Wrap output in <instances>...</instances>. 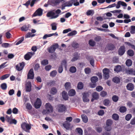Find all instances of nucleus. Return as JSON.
Masks as SVG:
<instances>
[{"label": "nucleus", "mask_w": 135, "mask_h": 135, "mask_svg": "<svg viewBox=\"0 0 135 135\" xmlns=\"http://www.w3.org/2000/svg\"><path fill=\"white\" fill-rule=\"evenodd\" d=\"M66 61L65 60H63L61 63V65L62 66H64L65 68L66 67Z\"/></svg>", "instance_id": "obj_57"}, {"label": "nucleus", "mask_w": 135, "mask_h": 135, "mask_svg": "<svg viewBox=\"0 0 135 135\" xmlns=\"http://www.w3.org/2000/svg\"><path fill=\"white\" fill-rule=\"evenodd\" d=\"M77 32L76 31H73L71 32H70L68 33V36H72L73 35H76L77 34Z\"/></svg>", "instance_id": "obj_40"}, {"label": "nucleus", "mask_w": 135, "mask_h": 135, "mask_svg": "<svg viewBox=\"0 0 135 135\" xmlns=\"http://www.w3.org/2000/svg\"><path fill=\"white\" fill-rule=\"evenodd\" d=\"M132 64V62L131 60L129 59L127 60L126 62V64L127 66H130Z\"/></svg>", "instance_id": "obj_33"}, {"label": "nucleus", "mask_w": 135, "mask_h": 135, "mask_svg": "<svg viewBox=\"0 0 135 135\" xmlns=\"http://www.w3.org/2000/svg\"><path fill=\"white\" fill-rule=\"evenodd\" d=\"M103 89V88L101 86H99L97 87L96 88V90L98 91H100L102 90Z\"/></svg>", "instance_id": "obj_61"}, {"label": "nucleus", "mask_w": 135, "mask_h": 135, "mask_svg": "<svg viewBox=\"0 0 135 135\" xmlns=\"http://www.w3.org/2000/svg\"><path fill=\"white\" fill-rule=\"evenodd\" d=\"M17 123V120L15 119H12L10 122H9L10 124H16Z\"/></svg>", "instance_id": "obj_53"}, {"label": "nucleus", "mask_w": 135, "mask_h": 135, "mask_svg": "<svg viewBox=\"0 0 135 135\" xmlns=\"http://www.w3.org/2000/svg\"><path fill=\"white\" fill-rule=\"evenodd\" d=\"M125 73L127 74L135 75V70L132 69H126Z\"/></svg>", "instance_id": "obj_10"}, {"label": "nucleus", "mask_w": 135, "mask_h": 135, "mask_svg": "<svg viewBox=\"0 0 135 135\" xmlns=\"http://www.w3.org/2000/svg\"><path fill=\"white\" fill-rule=\"evenodd\" d=\"M127 53L128 55L130 56H133L134 54V53L133 51L131 50H128L127 52Z\"/></svg>", "instance_id": "obj_37"}, {"label": "nucleus", "mask_w": 135, "mask_h": 135, "mask_svg": "<svg viewBox=\"0 0 135 135\" xmlns=\"http://www.w3.org/2000/svg\"><path fill=\"white\" fill-rule=\"evenodd\" d=\"M35 54L34 52H29L27 53L24 56L25 59L28 60Z\"/></svg>", "instance_id": "obj_14"}, {"label": "nucleus", "mask_w": 135, "mask_h": 135, "mask_svg": "<svg viewBox=\"0 0 135 135\" xmlns=\"http://www.w3.org/2000/svg\"><path fill=\"white\" fill-rule=\"evenodd\" d=\"M48 64V61L47 60H44L41 62V64L44 65H45Z\"/></svg>", "instance_id": "obj_55"}, {"label": "nucleus", "mask_w": 135, "mask_h": 135, "mask_svg": "<svg viewBox=\"0 0 135 135\" xmlns=\"http://www.w3.org/2000/svg\"><path fill=\"white\" fill-rule=\"evenodd\" d=\"M132 116L131 114H128L126 117L125 119L127 121L129 120L132 118Z\"/></svg>", "instance_id": "obj_47"}, {"label": "nucleus", "mask_w": 135, "mask_h": 135, "mask_svg": "<svg viewBox=\"0 0 135 135\" xmlns=\"http://www.w3.org/2000/svg\"><path fill=\"white\" fill-rule=\"evenodd\" d=\"M35 36V34H32L31 32H28L26 35L25 36V38H27L31 37H33L34 36Z\"/></svg>", "instance_id": "obj_29"}, {"label": "nucleus", "mask_w": 135, "mask_h": 135, "mask_svg": "<svg viewBox=\"0 0 135 135\" xmlns=\"http://www.w3.org/2000/svg\"><path fill=\"white\" fill-rule=\"evenodd\" d=\"M90 95V93H84L83 94V99L84 102H88L89 101L88 97Z\"/></svg>", "instance_id": "obj_5"}, {"label": "nucleus", "mask_w": 135, "mask_h": 135, "mask_svg": "<svg viewBox=\"0 0 135 135\" xmlns=\"http://www.w3.org/2000/svg\"><path fill=\"white\" fill-rule=\"evenodd\" d=\"M112 123V121L110 119L108 120L106 122L107 126H111Z\"/></svg>", "instance_id": "obj_43"}, {"label": "nucleus", "mask_w": 135, "mask_h": 135, "mask_svg": "<svg viewBox=\"0 0 135 135\" xmlns=\"http://www.w3.org/2000/svg\"><path fill=\"white\" fill-rule=\"evenodd\" d=\"M15 92L14 90L13 89H11L9 90L8 92V94L10 95H13Z\"/></svg>", "instance_id": "obj_63"}, {"label": "nucleus", "mask_w": 135, "mask_h": 135, "mask_svg": "<svg viewBox=\"0 0 135 135\" xmlns=\"http://www.w3.org/2000/svg\"><path fill=\"white\" fill-rule=\"evenodd\" d=\"M41 104V100L39 98H37L36 102L34 103L35 107L36 108H39Z\"/></svg>", "instance_id": "obj_11"}, {"label": "nucleus", "mask_w": 135, "mask_h": 135, "mask_svg": "<svg viewBox=\"0 0 135 135\" xmlns=\"http://www.w3.org/2000/svg\"><path fill=\"white\" fill-rule=\"evenodd\" d=\"M93 98L91 99V101L93 102L94 100L98 99L99 97V95L98 93L96 92L93 93L92 94Z\"/></svg>", "instance_id": "obj_16"}, {"label": "nucleus", "mask_w": 135, "mask_h": 135, "mask_svg": "<svg viewBox=\"0 0 135 135\" xmlns=\"http://www.w3.org/2000/svg\"><path fill=\"white\" fill-rule=\"evenodd\" d=\"M110 103V101L108 99H105L104 100L103 104L105 106L108 105Z\"/></svg>", "instance_id": "obj_35"}, {"label": "nucleus", "mask_w": 135, "mask_h": 135, "mask_svg": "<svg viewBox=\"0 0 135 135\" xmlns=\"http://www.w3.org/2000/svg\"><path fill=\"white\" fill-rule=\"evenodd\" d=\"M45 107L46 110H44L43 111L42 113L43 114L51 113L53 111L52 107L49 103L46 104L45 105Z\"/></svg>", "instance_id": "obj_1"}, {"label": "nucleus", "mask_w": 135, "mask_h": 135, "mask_svg": "<svg viewBox=\"0 0 135 135\" xmlns=\"http://www.w3.org/2000/svg\"><path fill=\"white\" fill-rule=\"evenodd\" d=\"M130 33L132 34H133L135 33V26H132L131 27V31Z\"/></svg>", "instance_id": "obj_34"}, {"label": "nucleus", "mask_w": 135, "mask_h": 135, "mask_svg": "<svg viewBox=\"0 0 135 135\" xmlns=\"http://www.w3.org/2000/svg\"><path fill=\"white\" fill-rule=\"evenodd\" d=\"M119 98L118 97L117 95H114L112 97L113 100L115 102H117Z\"/></svg>", "instance_id": "obj_44"}, {"label": "nucleus", "mask_w": 135, "mask_h": 135, "mask_svg": "<svg viewBox=\"0 0 135 135\" xmlns=\"http://www.w3.org/2000/svg\"><path fill=\"white\" fill-rule=\"evenodd\" d=\"M21 127L23 130L28 133L30 132V130L31 128V124L26 123H23L21 124Z\"/></svg>", "instance_id": "obj_2"}, {"label": "nucleus", "mask_w": 135, "mask_h": 135, "mask_svg": "<svg viewBox=\"0 0 135 135\" xmlns=\"http://www.w3.org/2000/svg\"><path fill=\"white\" fill-rule=\"evenodd\" d=\"M1 87L2 89L5 90L7 88V85L6 83H4L1 85Z\"/></svg>", "instance_id": "obj_51"}, {"label": "nucleus", "mask_w": 135, "mask_h": 135, "mask_svg": "<svg viewBox=\"0 0 135 135\" xmlns=\"http://www.w3.org/2000/svg\"><path fill=\"white\" fill-rule=\"evenodd\" d=\"M60 2V0H52L51 2V3L54 5H55L59 3Z\"/></svg>", "instance_id": "obj_31"}, {"label": "nucleus", "mask_w": 135, "mask_h": 135, "mask_svg": "<svg viewBox=\"0 0 135 135\" xmlns=\"http://www.w3.org/2000/svg\"><path fill=\"white\" fill-rule=\"evenodd\" d=\"M76 130L80 135H82L83 134V131L81 129L79 128H76Z\"/></svg>", "instance_id": "obj_36"}, {"label": "nucleus", "mask_w": 135, "mask_h": 135, "mask_svg": "<svg viewBox=\"0 0 135 135\" xmlns=\"http://www.w3.org/2000/svg\"><path fill=\"white\" fill-rule=\"evenodd\" d=\"M69 71L71 73H74L76 71V68L74 66H72L70 68Z\"/></svg>", "instance_id": "obj_39"}, {"label": "nucleus", "mask_w": 135, "mask_h": 135, "mask_svg": "<svg viewBox=\"0 0 135 135\" xmlns=\"http://www.w3.org/2000/svg\"><path fill=\"white\" fill-rule=\"evenodd\" d=\"M75 0H71L66 2L61 5V9H65V7H69L72 6L75 2Z\"/></svg>", "instance_id": "obj_3"}, {"label": "nucleus", "mask_w": 135, "mask_h": 135, "mask_svg": "<svg viewBox=\"0 0 135 135\" xmlns=\"http://www.w3.org/2000/svg\"><path fill=\"white\" fill-rule=\"evenodd\" d=\"M103 76L105 79H108L109 77V70L107 68H105L103 70Z\"/></svg>", "instance_id": "obj_6"}, {"label": "nucleus", "mask_w": 135, "mask_h": 135, "mask_svg": "<svg viewBox=\"0 0 135 135\" xmlns=\"http://www.w3.org/2000/svg\"><path fill=\"white\" fill-rule=\"evenodd\" d=\"M130 123L132 125L135 124V117L131 120Z\"/></svg>", "instance_id": "obj_64"}, {"label": "nucleus", "mask_w": 135, "mask_h": 135, "mask_svg": "<svg viewBox=\"0 0 135 135\" xmlns=\"http://www.w3.org/2000/svg\"><path fill=\"white\" fill-rule=\"evenodd\" d=\"M29 27V25H28L27 26L24 25L21 28V30L23 31H26L28 30Z\"/></svg>", "instance_id": "obj_22"}, {"label": "nucleus", "mask_w": 135, "mask_h": 135, "mask_svg": "<svg viewBox=\"0 0 135 135\" xmlns=\"http://www.w3.org/2000/svg\"><path fill=\"white\" fill-rule=\"evenodd\" d=\"M114 47L113 45L112 44L109 45L107 46V48L109 50H112L113 49Z\"/></svg>", "instance_id": "obj_54"}, {"label": "nucleus", "mask_w": 135, "mask_h": 135, "mask_svg": "<svg viewBox=\"0 0 135 135\" xmlns=\"http://www.w3.org/2000/svg\"><path fill=\"white\" fill-rule=\"evenodd\" d=\"M71 31V30L70 28H69L68 29H65L63 31V33H66L69 32L70 31Z\"/></svg>", "instance_id": "obj_62"}, {"label": "nucleus", "mask_w": 135, "mask_h": 135, "mask_svg": "<svg viewBox=\"0 0 135 135\" xmlns=\"http://www.w3.org/2000/svg\"><path fill=\"white\" fill-rule=\"evenodd\" d=\"M57 46L58 45L57 44L52 45L49 49V52L51 53L53 52L57 48Z\"/></svg>", "instance_id": "obj_13"}, {"label": "nucleus", "mask_w": 135, "mask_h": 135, "mask_svg": "<svg viewBox=\"0 0 135 135\" xmlns=\"http://www.w3.org/2000/svg\"><path fill=\"white\" fill-rule=\"evenodd\" d=\"M26 108L29 110H31L32 108V105L29 103H27L26 104Z\"/></svg>", "instance_id": "obj_46"}, {"label": "nucleus", "mask_w": 135, "mask_h": 135, "mask_svg": "<svg viewBox=\"0 0 135 135\" xmlns=\"http://www.w3.org/2000/svg\"><path fill=\"white\" fill-rule=\"evenodd\" d=\"M24 66V65L23 63H20L16 66V69L17 70L20 71L23 69Z\"/></svg>", "instance_id": "obj_15"}, {"label": "nucleus", "mask_w": 135, "mask_h": 135, "mask_svg": "<svg viewBox=\"0 0 135 135\" xmlns=\"http://www.w3.org/2000/svg\"><path fill=\"white\" fill-rule=\"evenodd\" d=\"M65 86L66 89H68L70 87V83L69 82H66L65 83Z\"/></svg>", "instance_id": "obj_48"}, {"label": "nucleus", "mask_w": 135, "mask_h": 135, "mask_svg": "<svg viewBox=\"0 0 135 135\" xmlns=\"http://www.w3.org/2000/svg\"><path fill=\"white\" fill-rule=\"evenodd\" d=\"M6 119L7 122L9 123L11 122V120L12 119L11 117H9L8 115H6Z\"/></svg>", "instance_id": "obj_60"}, {"label": "nucleus", "mask_w": 135, "mask_h": 135, "mask_svg": "<svg viewBox=\"0 0 135 135\" xmlns=\"http://www.w3.org/2000/svg\"><path fill=\"white\" fill-rule=\"evenodd\" d=\"M125 51L124 46H121L119 50V54L120 55H122Z\"/></svg>", "instance_id": "obj_17"}, {"label": "nucleus", "mask_w": 135, "mask_h": 135, "mask_svg": "<svg viewBox=\"0 0 135 135\" xmlns=\"http://www.w3.org/2000/svg\"><path fill=\"white\" fill-rule=\"evenodd\" d=\"M112 117L115 120H117L119 118L118 115L116 114H113L112 116Z\"/></svg>", "instance_id": "obj_45"}, {"label": "nucleus", "mask_w": 135, "mask_h": 135, "mask_svg": "<svg viewBox=\"0 0 135 135\" xmlns=\"http://www.w3.org/2000/svg\"><path fill=\"white\" fill-rule=\"evenodd\" d=\"M83 84L82 82H80L78 83L77 86L78 89H82L83 88Z\"/></svg>", "instance_id": "obj_41"}, {"label": "nucleus", "mask_w": 135, "mask_h": 135, "mask_svg": "<svg viewBox=\"0 0 135 135\" xmlns=\"http://www.w3.org/2000/svg\"><path fill=\"white\" fill-rule=\"evenodd\" d=\"M57 74V72L56 70H53L50 72V76L52 77H54Z\"/></svg>", "instance_id": "obj_30"}, {"label": "nucleus", "mask_w": 135, "mask_h": 135, "mask_svg": "<svg viewBox=\"0 0 135 135\" xmlns=\"http://www.w3.org/2000/svg\"><path fill=\"white\" fill-rule=\"evenodd\" d=\"M63 126L66 129H69L70 126V123L67 121L65 122L63 124Z\"/></svg>", "instance_id": "obj_20"}, {"label": "nucleus", "mask_w": 135, "mask_h": 135, "mask_svg": "<svg viewBox=\"0 0 135 135\" xmlns=\"http://www.w3.org/2000/svg\"><path fill=\"white\" fill-rule=\"evenodd\" d=\"M89 44L91 46H94L95 44V43L93 40H90L89 41Z\"/></svg>", "instance_id": "obj_50"}, {"label": "nucleus", "mask_w": 135, "mask_h": 135, "mask_svg": "<svg viewBox=\"0 0 135 135\" xmlns=\"http://www.w3.org/2000/svg\"><path fill=\"white\" fill-rule=\"evenodd\" d=\"M112 80L114 82L118 83L120 82V79L118 77H115L113 78Z\"/></svg>", "instance_id": "obj_32"}, {"label": "nucleus", "mask_w": 135, "mask_h": 135, "mask_svg": "<svg viewBox=\"0 0 135 135\" xmlns=\"http://www.w3.org/2000/svg\"><path fill=\"white\" fill-rule=\"evenodd\" d=\"M26 90L27 92H30L31 90V83L30 81L27 83L26 86Z\"/></svg>", "instance_id": "obj_12"}, {"label": "nucleus", "mask_w": 135, "mask_h": 135, "mask_svg": "<svg viewBox=\"0 0 135 135\" xmlns=\"http://www.w3.org/2000/svg\"><path fill=\"white\" fill-rule=\"evenodd\" d=\"M51 93L52 94L54 95L56 94L57 92V90L55 88H53L51 90Z\"/></svg>", "instance_id": "obj_27"}, {"label": "nucleus", "mask_w": 135, "mask_h": 135, "mask_svg": "<svg viewBox=\"0 0 135 135\" xmlns=\"http://www.w3.org/2000/svg\"><path fill=\"white\" fill-rule=\"evenodd\" d=\"M57 108L59 111L60 112H62L66 109V107L62 104L58 105Z\"/></svg>", "instance_id": "obj_9"}, {"label": "nucleus", "mask_w": 135, "mask_h": 135, "mask_svg": "<svg viewBox=\"0 0 135 135\" xmlns=\"http://www.w3.org/2000/svg\"><path fill=\"white\" fill-rule=\"evenodd\" d=\"M6 36L7 38L9 39L11 37L12 35L9 32H8L6 33Z\"/></svg>", "instance_id": "obj_52"}, {"label": "nucleus", "mask_w": 135, "mask_h": 135, "mask_svg": "<svg viewBox=\"0 0 135 135\" xmlns=\"http://www.w3.org/2000/svg\"><path fill=\"white\" fill-rule=\"evenodd\" d=\"M107 95V93L104 91H103L101 92L100 95L102 97H104Z\"/></svg>", "instance_id": "obj_58"}, {"label": "nucleus", "mask_w": 135, "mask_h": 135, "mask_svg": "<svg viewBox=\"0 0 135 135\" xmlns=\"http://www.w3.org/2000/svg\"><path fill=\"white\" fill-rule=\"evenodd\" d=\"M9 44L8 43H3L2 44V47L6 48L8 47H9Z\"/></svg>", "instance_id": "obj_56"}, {"label": "nucleus", "mask_w": 135, "mask_h": 135, "mask_svg": "<svg viewBox=\"0 0 135 135\" xmlns=\"http://www.w3.org/2000/svg\"><path fill=\"white\" fill-rule=\"evenodd\" d=\"M127 110L126 108L125 107H121L120 108L119 110L120 112L124 113Z\"/></svg>", "instance_id": "obj_38"}, {"label": "nucleus", "mask_w": 135, "mask_h": 135, "mask_svg": "<svg viewBox=\"0 0 135 135\" xmlns=\"http://www.w3.org/2000/svg\"><path fill=\"white\" fill-rule=\"evenodd\" d=\"M82 118L83 122L86 123L88 121V119L86 116L85 114H83L81 115Z\"/></svg>", "instance_id": "obj_23"}, {"label": "nucleus", "mask_w": 135, "mask_h": 135, "mask_svg": "<svg viewBox=\"0 0 135 135\" xmlns=\"http://www.w3.org/2000/svg\"><path fill=\"white\" fill-rule=\"evenodd\" d=\"M91 80L92 83H94L98 81V78L96 76H93L91 78Z\"/></svg>", "instance_id": "obj_25"}, {"label": "nucleus", "mask_w": 135, "mask_h": 135, "mask_svg": "<svg viewBox=\"0 0 135 135\" xmlns=\"http://www.w3.org/2000/svg\"><path fill=\"white\" fill-rule=\"evenodd\" d=\"M55 15L56 16L58 15V17L59 16V14L61 12V11L59 9H57L56 10L55 12Z\"/></svg>", "instance_id": "obj_59"}, {"label": "nucleus", "mask_w": 135, "mask_h": 135, "mask_svg": "<svg viewBox=\"0 0 135 135\" xmlns=\"http://www.w3.org/2000/svg\"><path fill=\"white\" fill-rule=\"evenodd\" d=\"M85 72L86 74H89L90 73L91 70L90 68H87L85 69Z\"/></svg>", "instance_id": "obj_49"}, {"label": "nucleus", "mask_w": 135, "mask_h": 135, "mask_svg": "<svg viewBox=\"0 0 135 135\" xmlns=\"http://www.w3.org/2000/svg\"><path fill=\"white\" fill-rule=\"evenodd\" d=\"M42 14V10L41 8H39L37 9L34 13L33 16L35 17L37 16H40Z\"/></svg>", "instance_id": "obj_7"}, {"label": "nucleus", "mask_w": 135, "mask_h": 135, "mask_svg": "<svg viewBox=\"0 0 135 135\" xmlns=\"http://www.w3.org/2000/svg\"><path fill=\"white\" fill-rule=\"evenodd\" d=\"M47 16L50 17V19H55L58 17V15H55V12L54 11H51L48 12L47 14Z\"/></svg>", "instance_id": "obj_4"}, {"label": "nucleus", "mask_w": 135, "mask_h": 135, "mask_svg": "<svg viewBox=\"0 0 135 135\" xmlns=\"http://www.w3.org/2000/svg\"><path fill=\"white\" fill-rule=\"evenodd\" d=\"M9 76V74H6L3 75L1 77L0 79L1 80H3L8 78Z\"/></svg>", "instance_id": "obj_42"}, {"label": "nucleus", "mask_w": 135, "mask_h": 135, "mask_svg": "<svg viewBox=\"0 0 135 135\" xmlns=\"http://www.w3.org/2000/svg\"><path fill=\"white\" fill-rule=\"evenodd\" d=\"M57 24L55 23H53L51 25L52 27V30H55L57 29Z\"/></svg>", "instance_id": "obj_24"}, {"label": "nucleus", "mask_w": 135, "mask_h": 135, "mask_svg": "<svg viewBox=\"0 0 135 135\" xmlns=\"http://www.w3.org/2000/svg\"><path fill=\"white\" fill-rule=\"evenodd\" d=\"M62 96L63 98L65 100H67L68 99V97L66 92L65 91H63L62 93Z\"/></svg>", "instance_id": "obj_19"}, {"label": "nucleus", "mask_w": 135, "mask_h": 135, "mask_svg": "<svg viewBox=\"0 0 135 135\" xmlns=\"http://www.w3.org/2000/svg\"><path fill=\"white\" fill-rule=\"evenodd\" d=\"M34 77V73L33 72V69H31L29 70L28 75H27V79H33Z\"/></svg>", "instance_id": "obj_8"}, {"label": "nucleus", "mask_w": 135, "mask_h": 135, "mask_svg": "<svg viewBox=\"0 0 135 135\" xmlns=\"http://www.w3.org/2000/svg\"><path fill=\"white\" fill-rule=\"evenodd\" d=\"M75 94V91L73 89L70 90L68 94L69 96H72L74 95Z\"/></svg>", "instance_id": "obj_26"}, {"label": "nucleus", "mask_w": 135, "mask_h": 135, "mask_svg": "<svg viewBox=\"0 0 135 135\" xmlns=\"http://www.w3.org/2000/svg\"><path fill=\"white\" fill-rule=\"evenodd\" d=\"M94 13V11L93 10H89L86 12V14L87 16L93 15Z\"/></svg>", "instance_id": "obj_21"}, {"label": "nucleus", "mask_w": 135, "mask_h": 135, "mask_svg": "<svg viewBox=\"0 0 135 135\" xmlns=\"http://www.w3.org/2000/svg\"><path fill=\"white\" fill-rule=\"evenodd\" d=\"M121 70V67L120 65H118L116 66L114 69V70L117 72H119Z\"/></svg>", "instance_id": "obj_28"}, {"label": "nucleus", "mask_w": 135, "mask_h": 135, "mask_svg": "<svg viewBox=\"0 0 135 135\" xmlns=\"http://www.w3.org/2000/svg\"><path fill=\"white\" fill-rule=\"evenodd\" d=\"M127 88L128 90L130 91L132 90L134 88L133 84L131 83L128 84L127 85Z\"/></svg>", "instance_id": "obj_18"}]
</instances>
